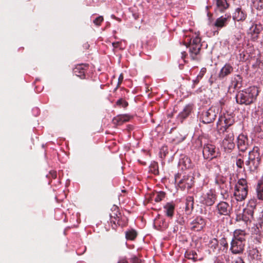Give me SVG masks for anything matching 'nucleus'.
<instances>
[{
  "instance_id": "obj_18",
  "label": "nucleus",
  "mask_w": 263,
  "mask_h": 263,
  "mask_svg": "<svg viewBox=\"0 0 263 263\" xmlns=\"http://www.w3.org/2000/svg\"><path fill=\"white\" fill-rule=\"evenodd\" d=\"M248 194V190L245 188L235 187L234 192V196L237 201H242L247 198Z\"/></svg>"
},
{
  "instance_id": "obj_23",
  "label": "nucleus",
  "mask_w": 263,
  "mask_h": 263,
  "mask_svg": "<svg viewBox=\"0 0 263 263\" xmlns=\"http://www.w3.org/2000/svg\"><path fill=\"white\" fill-rule=\"evenodd\" d=\"M242 77L239 74H235L231 79V84L229 86V89L231 88L234 89L239 88L242 86Z\"/></svg>"
},
{
  "instance_id": "obj_28",
  "label": "nucleus",
  "mask_w": 263,
  "mask_h": 263,
  "mask_svg": "<svg viewBox=\"0 0 263 263\" xmlns=\"http://www.w3.org/2000/svg\"><path fill=\"white\" fill-rule=\"evenodd\" d=\"M228 6L229 5L226 0H216V11L222 12L228 7Z\"/></svg>"
},
{
  "instance_id": "obj_27",
  "label": "nucleus",
  "mask_w": 263,
  "mask_h": 263,
  "mask_svg": "<svg viewBox=\"0 0 263 263\" xmlns=\"http://www.w3.org/2000/svg\"><path fill=\"white\" fill-rule=\"evenodd\" d=\"M172 141L175 144H179L182 142L185 138V135L181 134L180 133L177 132L172 135Z\"/></svg>"
},
{
  "instance_id": "obj_9",
  "label": "nucleus",
  "mask_w": 263,
  "mask_h": 263,
  "mask_svg": "<svg viewBox=\"0 0 263 263\" xmlns=\"http://www.w3.org/2000/svg\"><path fill=\"white\" fill-rule=\"evenodd\" d=\"M216 210L219 215L229 216L232 208L230 204L225 201H220L216 206Z\"/></svg>"
},
{
  "instance_id": "obj_29",
  "label": "nucleus",
  "mask_w": 263,
  "mask_h": 263,
  "mask_svg": "<svg viewBox=\"0 0 263 263\" xmlns=\"http://www.w3.org/2000/svg\"><path fill=\"white\" fill-rule=\"evenodd\" d=\"M257 197L258 199L263 200V181L259 180L258 182L256 189Z\"/></svg>"
},
{
  "instance_id": "obj_60",
  "label": "nucleus",
  "mask_w": 263,
  "mask_h": 263,
  "mask_svg": "<svg viewBox=\"0 0 263 263\" xmlns=\"http://www.w3.org/2000/svg\"><path fill=\"white\" fill-rule=\"evenodd\" d=\"M179 178L178 175L175 176V181H176L177 180V179Z\"/></svg>"
},
{
  "instance_id": "obj_20",
  "label": "nucleus",
  "mask_w": 263,
  "mask_h": 263,
  "mask_svg": "<svg viewBox=\"0 0 263 263\" xmlns=\"http://www.w3.org/2000/svg\"><path fill=\"white\" fill-rule=\"evenodd\" d=\"M248 235V234L245 230L237 229L234 232L232 239L246 243V237Z\"/></svg>"
},
{
  "instance_id": "obj_3",
  "label": "nucleus",
  "mask_w": 263,
  "mask_h": 263,
  "mask_svg": "<svg viewBox=\"0 0 263 263\" xmlns=\"http://www.w3.org/2000/svg\"><path fill=\"white\" fill-rule=\"evenodd\" d=\"M196 147H202V155L204 159L211 160L214 158L219 157L220 153L219 149L216 146L211 143H205L203 144L202 138H198L195 141Z\"/></svg>"
},
{
  "instance_id": "obj_58",
  "label": "nucleus",
  "mask_w": 263,
  "mask_h": 263,
  "mask_svg": "<svg viewBox=\"0 0 263 263\" xmlns=\"http://www.w3.org/2000/svg\"><path fill=\"white\" fill-rule=\"evenodd\" d=\"M253 252H254V254H256V253H258V250L257 249L253 250Z\"/></svg>"
},
{
  "instance_id": "obj_40",
  "label": "nucleus",
  "mask_w": 263,
  "mask_h": 263,
  "mask_svg": "<svg viewBox=\"0 0 263 263\" xmlns=\"http://www.w3.org/2000/svg\"><path fill=\"white\" fill-rule=\"evenodd\" d=\"M229 190H220V194L223 200H226L229 198Z\"/></svg>"
},
{
  "instance_id": "obj_53",
  "label": "nucleus",
  "mask_w": 263,
  "mask_h": 263,
  "mask_svg": "<svg viewBox=\"0 0 263 263\" xmlns=\"http://www.w3.org/2000/svg\"><path fill=\"white\" fill-rule=\"evenodd\" d=\"M121 44V43L119 42H114L112 43V46L115 48H117L119 47V45Z\"/></svg>"
},
{
  "instance_id": "obj_49",
  "label": "nucleus",
  "mask_w": 263,
  "mask_h": 263,
  "mask_svg": "<svg viewBox=\"0 0 263 263\" xmlns=\"http://www.w3.org/2000/svg\"><path fill=\"white\" fill-rule=\"evenodd\" d=\"M201 79H202L201 75V76L198 75L197 76L196 79L193 81L194 85H195L197 84L199 82L200 80H201Z\"/></svg>"
},
{
  "instance_id": "obj_1",
  "label": "nucleus",
  "mask_w": 263,
  "mask_h": 263,
  "mask_svg": "<svg viewBox=\"0 0 263 263\" xmlns=\"http://www.w3.org/2000/svg\"><path fill=\"white\" fill-rule=\"evenodd\" d=\"M258 92V89L256 87H250L237 93L235 97L236 102L240 105H250L255 101Z\"/></svg>"
},
{
  "instance_id": "obj_38",
  "label": "nucleus",
  "mask_w": 263,
  "mask_h": 263,
  "mask_svg": "<svg viewBox=\"0 0 263 263\" xmlns=\"http://www.w3.org/2000/svg\"><path fill=\"white\" fill-rule=\"evenodd\" d=\"M253 4L257 10L263 9V0H254Z\"/></svg>"
},
{
  "instance_id": "obj_14",
  "label": "nucleus",
  "mask_w": 263,
  "mask_h": 263,
  "mask_svg": "<svg viewBox=\"0 0 263 263\" xmlns=\"http://www.w3.org/2000/svg\"><path fill=\"white\" fill-rule=\"evenodd\" d=\"M231 15L227 14L221 16L216 19L214 24V26L218 29H220L228 25L231 20Z\"/></svg>"
},
{
  "instance_id": "obj_36",
  "label": "nucleus",
  "mask_w": 263,
  "mask_h": 263,
  "mask_svg": "<svg viewBox=\"0 0 263 263\" xmlns=\"http://www.w3.org/2000/svg\"><path fill=\"white\" fill-rule=\"evenodd\" d=\"M165 196V192L163 191L157 192L154 197V200L157 202H160L164 198Z\"/></svg>"
},
{
  "instance_id": "obj_5",
  "label": "nucleus",
  "mask_w": 263,
  "mask_h": 263,
  "mask_svg": "<svg viewBox=\"0 0 263 263\" xmlns=\"http://www.w3.org/2000/svg\"><path fill=\"white\" fill-rule=\"evenodd\" d=\"M235 122V118L232 114L228 112L223 113V115L219 117L218 121L217 123L218 131L220 133L229 132L228 129Z\"/></svg>"
},
{
  "instance_id": "obj_37",
  "label": "nucleus",
  "mask_w": 263,
  "mask_h": 263,
  "mask_svg": "<svg viewBox=\"0 0 263 263\" xmlns=\"http://www.w3.org/2000/svg\"><path fill=\"white\" fill-rule=\"evenodd\" d=\"M227 178L223 176L219 175L216 177L215 178V183L219 186L221 184L226 183Z\"/></svg>"
},
{
  "instance_id": "obj_39",
  "label": "nucleus",
  "mask_w": 263,
  "mask_h": 263,
  "mask_svg": "<svg viewBox=\"0 0 263 263\" xmlns=\"http://www.w3.org/2000/svg\"><path fill=\"white\" fill-rule=\"evenodd\" d=\"M116 105L119 107L126 108L128 106V103L127 101L121 98L117 101Z\"/></svg>"
},
{
  "instance_id": "obj_43",
  "label": "nucleus",
  "mask_w": 263,
  "mask_h": 263,
  "mask_svg": "<svg viewBox=\"0 0 263 263\" xmlns=\"http://www.w3.org/2000/svg\"><path fill=\"white\" fill-rule=\"evenodd\" d=\"M177 222L181 226H183L185 223V218L183 217L179 216L177 220Z\"/></svg>"
},
{
  "instance_id": "obj_10",
  "label": "nucleus",
  "mask_w": 263,
  "mask_h": 263,
  "mask_svg": "<svg viewBox=\"0 0 263 263\" xmlns=\"http://www.w3.org/2000/svg\"><path fill=\"white\" fill-rule=\"evenodd\" d=\"M190 226L192 231H200L206 226L205 219L201 216H198L190 223Z\"/></svg>"
},
{
  "instance_id": "obj_25",
  "label": "nucleus",
  "mask_w": 263,
  "mask_h": 263,
  "mask_svg": "<svg viewBox=\"0 0 263 263\" xmlns=\"http://www.w3.org/2000/svg\"><path fill=\"white\" fill-rule=\"evenodd\" d=\"M189 181L192 182V179H190L188 176H184L183 178L178 182L179 187L182 191L190 190L192 187V184L190 183Z\"/></svg>"
},
{
  "instance_id": "obj_48",
  "label": "nucleus",
  "mask_w": 263,
  "mask_h": 263,
  "mask_svg": "<svg viewBox=\"0 0 263 263\" xmlns=\"http://www.w3.org/2000/svg\"><path fill=\"white\" fill-rule=\"evenodd\" d=\"M235 263H246L241 257H237L234 260Z\"/></svg>"
},
{
  "instance_id": "obj_12",
  "label": "nucleus",
  "mask_w": 263,
  "mask_h": 263,
  "mask_svg": "<svg viewBox=\"0 0 263 263\" xmlns=\"http://www.w3.org/2000/svg\"><path fill=\"white\" fill-rule=\"evenodd\" d=\"M88 64H78L73 69V73L81 79L85 78V73L88 69Z\"/></svg>"
},
{
  "instance_id": "obj_47",
  "label": "nucleus",
  "mask_w": 263,
  "mask_h": 263,
  "mask_svg": "<svg viewBox=\"0 0 263 263\" xmlns=\"http://www.w3.org/2000/svg\"><path fill=\"white\" fill-rule=\"evenodd\" d=\"M219 187L220 190H230V187L227 184V182L221 184Z\"/></svg>"
},
{
  "instance_id": "obj_50",
  "label": "nucleus",
  "mask_w": 263,
  "mask_h": 263,
  "mask_svg": "<svg viewBox=\"0 0 263 263\" xmlns=\"http://www.w3.org/2000/svg\"><path fill=\"white\" fill-rule=\"evenodd\" d=\"M123 80V74L121 73L119 76V78H118V85H117L118 87L121 84Z\"/></svg>"
},
{
  "instance_id": "obj_44",
  "label": "nucleus",
  "mask_w": 263,
  "mask_h": 263,
  "mask_svg": "<svg viewBox=\"0 0 263 263\" xmlns=\"http://www.w3.org/2000/svg\"><path fill=\"white\" fill-rule=\"evenodd\" d=\"M57 176V172L55 171H51L49 174L47 175V177L49 178H52V179H55Z\"/></svg>"
},
{
  "instance_id": "obj_17",
  "label": "nucleus",
  "mask_w": 263,
  "mask_h": 263,
  "mask_svg": "<svg viewBox=\"0 0 263 263\" xmlns=\"http://www.w3.org/2000/svg\"><path fill=\"white\" fill-rule=\"evenodd\" d=\"M234 68L230 64L227 63L220 69L218 74V78L220 80H223L231 74Z\"/></svg>"
},
{
  "instance_id": "obj_34",
  "label": "nucleus",
  "mask_w": 263,
  "mask_h": 263,
  "mask_svg": "<svg viewBox=\"0 0 263 263\" xmlns=\"http://www.w3.org/2000/svg\"><path fill=\"white\" fill-rule=\"evenodd\" d=\"M235 187L245 188L248 190L247 181L246 179L241 178L238 180L237 183L235 185Z\"/></svg>"
},
{
  "instance_id": "obj_2",
  "label": "nucleus",
  "mask_w": 263,
  "mask_h": 263,
  "mask_svg": "<svg viewBox=\"0 0 263 263\" xmlns=\"http://www.w3.org/2000/svg\"><path fill=\"white\" fill-rule=\"evenodd\" d=\"M183 44L189 47V51L193 60L196 59V55L200 52L201 44V39L198 34L186 35L183 41Z\"/></svg>"
},
{
  "instance_id": "obj_7",
  "label": "nucleus",
  "mask_w": 263,
  "mask_h": 263,
  "mask_svg": "<svg viewBox=\"0 0 263 263\" xmlns=\"http://www.w3.org/2000/svg\"><path fill=\"white\" fill-rule=\"evenodd\" d=\"M234 140V136L233 132H230L226 135L221 143V146L226 152L230 153L235 148V144Z\"/></svg>"
},
{
  "instance_id": "obj_45",
  "label": "nucleus",
  "mask_w": 263,
  "mask_h": 263,
  "mask_svg": "<svg viewBox=\"0 0 263 263\" xmlns=\"http://www.w3.org/2000/svg\"><path fill=\"white\" fill-rule=\"evenodd\" d=\"M243 161L241 159H237L236 164L238 168H241L243 165Z\"/></svg>"
},
{
  "instance_id": "obj_11",
  "label": "nucleus",
  "mask_w": 263,
  "mask_h": 263,
  "mask_svg": "<svg viewBox=\"0 0 263 263\" xmlns=\"http://www.w3.org/2000/svg\"><path fill=\"white\" fill-rule=\"evenodd\" d=\"M246 243L232 239L230 250L233 254H242L245 250Z\"/></svg>"
},
{
  "instance_id": "obj_42",
  "label": "nucleus",
  "mask_w": 263,
  "mask_h": 263,
  "mask_svg": "<svg viewBox=\"0 0 263 263\" xmlns=\"http://www.w3.org/2000/svg\"><path fill=\"white\" fill-rule=\"evenodd\" d=\"M103 20V17L102 16H99L93 21V23L97 26H100Z\"/></svg>"
},
{
  "instance_id": "obj_31",
  "label": "nucleus",
  "mask_w": 263,
  "mask_h": 263,
  "mask_svg": "<svg viewBox=\"0 0 263 263\" xmlns=\"http://www.w3.org/2000/svg\"><path fill=\"white\" fill-rule=\"evenodd\" d=\"M180 164H182L185 168H190L192 166V161L191 159L187 156H184L179 161Z\"/></svg>"
},
{
  "instance_id": "obj_16",
  "label": "nucleus",
  "mask_w": 263,
  "mask_h": 263,
  "mask_svg": "<svg viewBox=\"0 0 263 263\" xmlns=\"http://www.w3.org/2000/svg\"><path fill=\"white\" fill-rule=\"evenodd\" d=\"M249 146L248 139L246 136L240 134L237 137V147L240 152H245Z\"/></svg>"
},
{
  "instance_id": "obj_55",
  "label": "nucleus",
  "mask_w": 263,
  "mask_h": 263,
  "mask_svg": "<svg viewBox=\"0 0 263 263\" xmlns=\"http://www.w3.org/2000/svg\"><path fill=\"white\" fill-rule=\"evenodd\" d=\"M118 263H128L127 260L125 258L120 259Z\"/></svg>"
},
{
  "instance_id": "obj_15",
  "label": "nucleus",
  "mask_w": 263,
  "mask_h": 263,
  "mask_svg": "<svg viewBox=\"0 0 263 263\" xmlns=\"http://www.w3.org/2000/svg\"><path fill=\"white\" fill-rule=\"evenodd\" d=\"M193 110V105L189 104L185 105L182 110L178 114L177 119L182 122L184 119L187 118Z\"/></svg>"
},
{
  "instance_id": "obj_61",
  "label": "nucleus",
  "mask_w": 263,
  "mask_h": 263,
  "mask_svg": "<svg viewBox=\"0 0 263 263\" xmlns=\"http://www.w3.org/2000/svg\"><path fill=\"white\" fill-rule=\"evenodd\" d=\"M166 227H167V224L166 223H165V224L163 225V228H166Z\"/></svg>"
},
{
  "instance_id": "obj_51",
  "label": "nucleus",
  "mask_w": 263,
  "mask_h": 263,
  "mask_svg": "<svg viewBox=\"0 0 263 263\" xmlns=\"http://www.w3.org/2000/svg\"><path fill=\"white\" fill-rule=\"evenodd\" d=\"M221 245H222L224 248H228V243H227L225 238L222 239L221 241Z\"/></svg>"
},
{
  "instance_id": "obj_21",
  "label": "nucleus",
  "mask_w": 263,
  "mask_h": 263,
  "mask_svg": "<svg viewBox=\"0 0 263 263\" xmlns=\"http://www.w3.org/2000/svg\"><path fill=\"white\" fill-rule=\"evenodd\" d=\"M132 117L127 114L119 115L113 118L112 123L115 125H120L124 122L129 121Z\"/></svg>"
},
{
  "instance_id": "obj_24",
  "label": "nucleus",
  "mask_w": 263,
  "mask_h": 263,
  "mask_svg": "<svg viewBox=\"0 0 263 263\" xmlns=\"http://www.w3.org/2000/svg\"><path fill=\"white\" fill-rule=\"evenodd\" d=\"M254 211L252 210V208H248L246 207L243 209V213L242 215L237 216V218L242 219L243 221L247 222L248 220H250L251 219L253 218Z\"/></svg>"
},
{
  "instance_id": "obj_59",
  "label": "nucleus",
  "mask_w": 263,
  "mask_h": 263,
  "mask_svg": "<svg viewBox=\"0 0 263 263\" xmlns=\"http://www.w3.org/2000/svg\"><path fill=\"white\" fill-rule=\"evenodd\" d=\"M153 173H154V174H157L158 173V170H155L154 171Z\"/></svg>"
},
{
  "instance_id": "obj_56",
  "label": "nucleus",
  "mask_w": 263,
  "mask_h": 263,
  "mask_svg": "<svg viewBox=\"0 0 263 263\" xmlns=\"http://www.w3.org/2000/svg\"><path fill=\"white\" fill-rule=\"evenodd\" d=\"M187 201H193V197H187Z\"/></svg>"
},
{
  "instance_id": "obj_6",
  "label": "nucleus",
  "mask_w": 263,
  "mask_h": 263,
  "mask_svg": "<svg viewBox=\"0 0 263 263\" xmlns=\"http://www.w3.org/2000/svg\"><path fill=\"white\" fill-rule=\"evenodd\" d=\"M219 108L218 106H212L206 110H203L200 116V120L204 124L213 123L217 115L219 114Z\"/></svg>"
},
{
  "instance_id": "obj_13",
  "label": "nucleus",
  "mask_w": 263,
  "mask_h": 263,
  "mask_svg": "<svg viewBox=\"0 0 263 263\" xmlns=\"http://www.w3.org/2000/svg\"><path fill=\"white\" fill-rule=\"evenodd\" d=\"M121 215L119 208L115 205H113L111 208V213L109 214L110 223L113 229H117L116 220Z\"/></svg>"
},
{
  "instance_id": "obj_26",
  "label": "nucleus",
  "mask_w": 263,
  "mask_h": 263,
  "mask_svg": "<svg viewBox=\"0 0 263 263\" xmlns=\"http://www.w3.org/2000/svg\"><path fill=\"white\" fill-rule=\"evenodd\" d=\"M166 216L172 218L174 215L175 205L173 202H167L163 207Z\"/></svg>"
},
{
  "instance_id": "obj_22",
  "label": "nucleus",
  "mask_w": 263,
  "mask_h": 263,
  "mask_svg": "<svg viewBox=\"0 0 263 263\" xmlns=\"http://www.w3.org/2000/svg\"><path fill=\"white\" fill-rule=\"evenodd\" d=\"M247 14L241 8H237L233 13V18L236 21H243L246 20Z\"/></svg>"
},
{
  "instance_id": "obj_19",
  "label": "nucleus",
  "mask_w": 263,
  "mask_h": 263,
  "mask_svg": "<svg viewBox=\"0 0 263 263\" xmlns=\"http://www.w3.org/2000/svg\"><path fill=\"white\" fill-rule=\"evenodd\" d=\"M262 25L260 24H253L250 28L251 39L253 41H256L259 37V34L262 30Z\"/></svg>"
},
{
  "instance_id": "obj_35",
  "label": "nucleus",
  "mask_w": 263,
  "mask_h": 263,
  "mask_svg": "<svg viewBox=\"0 0 263 263\" xmlns=\"http://www.w3.org/2000/svg\"><path fill=\"white\" fill-rule=\"evenodd\" d=\"M209 247L213 252L217 250L218 247V241L216 238H213L209 241Z\"/></svg>"
},
{
  "instance_id": "obj_8",
  "label": "nucleus",
  "mask_w": 263,
  "mask_h": 263,
  "mask_svg": "<svg viewBox=\"0 0 263 263\" xmlns=\"http://www.w3.org/2000/svg\"><path fill=\"white\" fill-rule=\"evenodd\" d=\"M216 199L217 196L215 191L210 190L201 196L200 200L203 204L206 206H212L215 203Z\"/></svg>"
},
{
  "instance_id": "obj_41",
  "label": "nucleus",
  "mask_w": 263,
  "mask_h": 263,
  "mask_svg": "<svg viewBox=\"0 0 263 263\" xmlns=\"http://www.w3.org/2000/svg\"><path fill=\"white\" fill-rule=\"evenodd\" d=\"M256 206V201L254 199H251L249 201V203L247 205L248 208H252V210L255 209Z\"/></svg>"
},
{
  "instance_id": "obj_32",
  "label": "nucleus",
  "mask_w": 263,
  "mask_h": 263,
  "mask_svg": "<svg viewBox=\"0 0 263 263\" xmlns=\"http://www.w3.org/2000/svg\"><path fill=\"white\" fill-rule=\"evenodd\" d=\"M128 223V219L127 218L122 215V214L119 217V218L116 220L117 227L118 226H120L121 227H126Z\"/></svg>"
},
{
  "instance_id": "obj_30",
  "label": "nucleus",
  "mask_w": 263,
  "mask_h": 263,
  "mask_svg": "<svg viewBox=\"0 0 263 263\" xmlns=\"http://www.w3.org/2000/svg\"><path fill=\"white\" fill-rule=\"evenodd\" d=\"M137 235V232L134 229L128 230L125 232V238L128 240H134Z\"/></svg>"
},
{
  "instance_id": "obj_33",
  "label": "nucleus",
  "mask_w": 263,
  "mask_h": 263,
  "mask_svg": "<svg viewBox=\"0 0 263 263\" xmlns=\"http://www.w3.org/2000/svg\"><path fill=\"white\" fill-rule=\"evenodd\" d=\"M185 257L189 259H192L194 261L197 260V254L195 251H188L185 253Z\"/></svg>"
},
{
  "instance_id": "obj_52",
  "label": "nucleus",
  "mask_w": 263,
  "mask_h": 263,
  "mask_svg": "<svg viewBox=\"0 0 263 263\" xmlns=\"http://www.w3.org/2000/svg\"><path fill=\"white\" fill-rule=\"evenodd\" d=\"M206 69L205 68H202L201 69L200 72L198 75H200V76L201 75L202 78L203 75L204 74V73L206 72Z\"/></svg>"
},
{
  "instance_id": "obj_54",
  "label": "nucleus",
  "mask_w": 263,
  "mask_h": 263,
  "mask_svg": "<svg viewBox=\"0 0 263 263\" xmlns=\"http://www.w3.org/2000/svg\"><path fill=\"white\" fill-rule=\"evenodd\" d=\"M181 54H182L181 58L184 60V62H185V58L187 55L186 52L185 51H183V52H181Z\"/></svg>"
},
{
  "instance_id": "obj_4",
  "label": "nucleus",
  "mask_w": 263,
  "mask_h": 263,
  "mask_svg": "<svg viewBox=\"0 0 263 263\" xmlns=\"http://www.w3.org/2000/svg\"><path fill=\"white\" fill-rule=\"evenodd\" d=\"M260 162V148L255 146L252 150L249 152L248 160L246 162V164L249 166L250 171L255 172L257 170Z\"/></svg>"
},
{
  "instance_id": "obj_46",
  "label": "nucleus",
  "mask_w": 263,
  "mask_h": 263,
  "mask_svg": "<svg viewBox=\"0 0 263 263\" xmlns=\"http://www.w3.org/2000/svg\"><path fill=\"white\" fill-rule=\"evenodd\" d=\"M141 260L136 256H134L131 259V263H141Z\"/></svg>"
},
{
  "instance_id": "obj_57",
  "label": "nucleus",
  "mask_w": 263,
  "mask_h": 263,
  "mask_svg": "<svg viewBox=\"0 0 263 263\" xmlns=\"http://www.w3.org/2000/svg\"><path fill=\"white\" fill-rule=\"evenodd\" d=\"M133 15H134V17H135V18L136 20H137V19H138L139 18L138 15H137L136 14H134Z\"/></svg>"
},
{
  "instance_id": "obj_62",
  "label": "nucleus",
  "mask_w": 263,
  "mask_h": 263,
  "mask_svg": "<svg viewBox=\"0 0 263 263\" xmlns=\"http://www.w3.org/2000/svg\"><path fill=\"white\" fill-rule=\"evenodd\" d=\"M210 82H211V85H212V83H213V82H212V81H210Z\"/></svg>"
}]
</instances>
